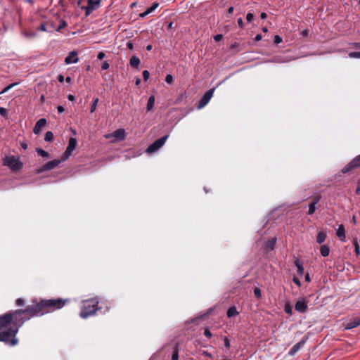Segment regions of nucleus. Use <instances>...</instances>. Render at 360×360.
Wrapping results in <instances>:
<instances>
[{
    "mask_svg": "<svg viewBox=\"0 0 360 360\" xmlns=\"http://www.w3.org/2000/svg\"><path fill=\"white\" fill-rule=\"evenodd\" d=\"M45 300H41L36 304L28 306L23 312H27V317L26 320L30 319L34 316H41L44 314L49 313V309L46 308Z\"/></svg>",
    "mask_w": 360,
    "mask_h": 360,
    "instance_id": "obj_2",
    "label": "nucleus"
},
{
    "mask_svg": "<svg viewBox=\"0 0 360 360\" xmlns=\"http://www.w3.org/2000/svg\"><path fill=\"white\" fill-rule=\"evenodd\" d=\"M159 6V4L157 2H155L152 4V6L148 8L145 12L140 14L141 18H144L153 11H154Z\"/></svg>",
    "mask_w": 360,
    "mask_h": 360,
    "instance_id": "obj_17",
    "label": "nucleus"
},
{
    "mask_svg": "<svg viewBox=\"0 0 360 360\" xmlns=\"http://www.w3.org/2000/svg\"><path fill=\"white\" fill-rule=\"evenodd\" d=\"M152 45L149 44L146 46V50L147 51H150L152 49Z\"/></svg>",
    "mask_w": 360,
    "mask_h": 360,
    "instance_id": "obj_64",
    "label": "nucleus"
},
{
    "mask_svg": "<svg viewBox=\"0 0 360 360\" xmlns=\"http://www.w3.org/2000/svg\"><path fill=\"white\" fill-rule=\"evenodd\" d=\"M67 26V23L65 21H62L60 24V25L58 26V27L57 28V31H60L61 29Z\"/></svg>",
    "mask_w": 360,
    "mask_h": 360,
    "instance_id": "obj_41",
    "label": "nucleus"
},
{
    "mask_svg": "<svg viewBox=\"0 0 360 360\" xmlns=\"http://www.w3.org/2000/svg\"><path fill=\"white\" fill-rule=\"evenodd\" d=\"M254 293H255V295L257 297V298H260L261 296H262V292H261V290L258 288H255L254 289Z\"/></svg>",
    "mask_w": 360,
    "mask_h": 360,
    "instance_id": "obj_35",
    "label": "nucleus"
},
{
    "mask_svg": "<svg viewBox=\"0 0 360 360\" xmlns=\"http://www.w3.org/2000/svg\"><path fill=\"white\" fill-rule=\"evenodd\" d=\"M238 26L240 27L241 28L243 27V20L241 18L238 19Z\"/></svg>",
    "mask_w": 360,
    "mask_h": 360,
    "instance_id": "obj_50",
    "label": "nucleus"
},
{
    "mask_svg": "<svg viewBox=\"0 0 360 360\" xmlns=\"http://www.w3.org/2000/svg\"><path fill=\"white\" fill-rule=\"evenodd\" d=\"M24 310H15L0 316V341L13 346L18 343L15 335L25 319L22 316L27 312Z\"/></svg>",
    "mask_w": 360,
    "mask_h": 360,
    "instance_id": "obj_1",
    "label": "nucleus"
},
{
    "mask_svg": "<svg viewBox=\"0 0 360 360\" xmlns=\"http://www.w3.org/2000/svg\"><path fill=\"white\" fill-rule=\"evenodd\" d=\"M57 110L60 113H62L65 111V108L62 105L58 106Z\"/></svg>",
    "mask_w": 360,
    "mask_h": 360,
    "instance_id": "obj_53",
    "label": "nucleus"
},
{
    "mask_svg": "<svg viewBox=\"0 0 360 360\" xmlns=\"http://www.w3.org/2000/svg\"><path fill=\"white\" fill-rule=\"evenodd\" d=\"M285 311L287 314H291V313H292V309L290 307H288V306H285Z\"/></svg>",
    "mask_w": 360,
    "mask_h": 360,
    "instance_id": "obj_52",
    "label": "nucleus"
},
{
    "mask_svg": "<svg viewBox=\"0 0 360 360\" xmlns=\"http://www.w3.org/2000/svg\"><path fill=\"white\" fill-rule=\"evenodd\" d=\"M224 345H225L226 347H230V342H229V340L227 338H226L224 340Z\"/></svg>",
    "mask_w": 360,
    "mask_h": 360,
    "instance_id": "obj_55",
    "label": "nucleus"
},
{
    "mask_svg": "<svg viewBox=\"0 0 360 360\" xmlns=\"http://www.w3.org/2000/svg\"><path fill=\"white\" fill-rule=\"evenodd\" d=\"M353 46H354V48L360 49V42L354 43Z\"/></svg>",
    "mask_w": 360,
    "mask_h": 360,
    "instance_id": "obj_57",
    "label": "nucleus"
},
{
    "mask_svg": "<svg viewBox=\"0 0 360 360\" xmlns=\"http://www.w3.org/2000/svg\"><path fill=\"white\" fill-rule=\"evenodd\" d=\"M77 145V140L75 138H70L68 142V146L66 148V150L64 153V156L63 158V160H65L68 159L75 149Z\"/></svg>",
    "mask_w": 360,
    "mask_h": 360,
    "instance_id": "obj_8",
    "label": "nucleus"
},
{
    "mask_svg": "<svg viewBox=\"0 0 360 360\" xmlns=\"http://www.w3.org/2000/svg\"><path fill=\"white\" fill-rule=\"evenodd\" d=\"M354 245L355 247V252L357 255H359L360 254V246L357 240H354Z\"/></svg>",
    "mask_w": 360,
    "mask_h": 360,
    "instance_id": "obj_32",
    "label": "nucleus"
},
{
    "mask_svg": "<svg viewBox=\"0 0 360 360\" xmlns=\"http://www.w3.org/2000/svg\"><path fill=\"white\" fill-rule=\"evenodd\" d=\"M356 193L359 194L360 193V181L358 183V186L356 190Z\"/></svg>",
    "mask_w": 360,
    "mask_h": 360,
    "instance_id": "obj_58",
    "label": "nucleus"
},
{
    "mask_svg": "<svg viewBox=\"0 0 360 360\" xmlns=\"http://www.w3.org/2000/svg\"><path fill=\"white\" fill-rule=\"evenodd\" d=\"M223 36L222 34H217L214 37V39L216 41H219L222 39Z\"/></svg>",
    "mask_w": 360,
    "mask_h": 360,
    "instance_id": "obj_46",
    "label": "nucleus"
},
{
    "mask_svg": "<svg viewBox=\"0 0 360 360\" xmlns=\"http://www.w3.org/2000/svg\"><path fill=\"white\" fill-rule=\"evenodd\" d=\"M15 302H16V304L18 306H21V305L24 304V300L21 298H18Z\"/></svg>",
    "mask_w": 360,
    "mask_h": 360,
    "instance_id": "obj_45",
    "label": "nucleus"
},
{
    "mask_svg": "<svg viewBox=\"0 0 360 360\" xmlns=\"http://www.w3.org/2000/svg\"><path fill=\"white\" fill-rule=\"evenodd\" d=\"M126 132L124 129H119L111 134H105V139L115 138L117 141H123L125 139Z\"/></svg>",
    "mask_w": 360,
    "mask_h": 360,
    "instance_id": "obj_7",
    "label": "nucleus"
},
{
    "mask_svg": "<svg viewBox=\"0 0 360 360\" xmlns=\"http://www.w3.org/2000/svg\"><path fill=\"white\" fill-rule=\"evenodd\" d=\"M68 98L69 101H73L75 100V96L72 94H69L68 96Z\"/></svg>",
    "mask_w": 360,
    "mask_h": 360,
    "instance_id": "obj_56",
    "label": "nucleus"
},
{
    "mask_svg": "<svg viewBox=\"0 0 360 360\" xmlns=\"http://www.w3.org/2000/svg\"><path fill=\"white\" fill-rule=\"evenodd\" d=\"M0 114L3 117H6L8 114L7 110L3 107H0Z\"/></svg>",
    "mask_w": 360,
    "mask_h": 360,
    "instance_id": "obj_39",
    "label": "nucleus"
},
{
    "mask_svg": "<svg viewBox=\"0 0 360 360\" xmlns=\"http://www.w3.org/2000/svg\"><path fill=\"white\" fill-rule=\"evenodd\" d=\"M155 102V98L154 96H150L148 98V103H147V110L150 111L153 109L154 107Z\"/></svg>",
    "mask_w": 360,
    "mask_h": 360,
    "instance_id": "obj_23",
    "label": "nucleus"
},
{
    "mask_svg": "<svg viewBox=\"0 0 360 360\" xmlns=\"http://www.w3.org/2000/svg\"><path fill=\"white\" fill-rule=\"evenodd\" d=\"M320 200H321V195H316V196H315V198L314 199L313 203H314L316 205V203H318L319 202Z\"/></svg>",
    "mask_w": 360,
    "mask_h": 360,
    "instance_id": "obj_49",
    "label": "nucleus"
},
{
    "mask_svg": "<svg viewBox=\"0 0 360 360\" xmlns=\"http://www.w3.org/2000/svg\"><path fill=\"white\" fill-rule=\"evenodd\" d=\"M315 210H316V205L314 203L311 202L309 205L308 214L311 215L314 213Z\"/></svg>",
    "mask_w": 360,
    "mask_h": 360,
    "instance_id": "obj_30",
    "label": "nucleus"
},
{
    "mask_svg": "<svg viewBox=\"0 0 360 360\" xmlns=\"http://www.w3.org/2000/svg\"><path fill=\"white\" fill-rule=\"evenodd\" d=\"M179 359V354L177 348L175 349V351L172 356V360H178Z\"/></svg>",
    "mask_w": 360,
    "mask_h": 360,
    "instance_id": "obj_38",
    "label": "nucleus"
},
{
    "mask_svg": "<svg viewBox=\"0 0 360 360\" xmlns=\"http://www.w3.org/2000/svg\"><path fill=\"white\" fill-rule=\"evenodd\" d=\"M204 335H205V336H206L208 338L212 337V333L208 329L205 330Z\"/></svg>",
    "mask_w": 360,
    "mask_h": 360,
    "instance_id": "obj_43",
    "label": "nucleus"
},
{
    "mask_svg": "<svg viewBox=\"0 0 360 360\" xmlns=\"http://www.w3.org/2000/svg\"><path fill=\"white\" fill-rule=\"evenodd\" d=\"M78 61L77 52L75 51H71L65 59L66 64L76 63Z\"/></svg>",
    "mask_w": 360,
    "mask_h": 360,
    "instance_id": "obj_13",
    "label": "nucleus"
},
{
    "mask_svg": "<svg viewBox=\"0 0 360 360\" xmlns=\"http://www.w3.org/2000/svg\"><path fill=\"white\" fill-rule=\"evenodd\" d=\"M130 65L134 68H137L141 63V60L139 57L134 56L130 58Z\"/></svg>",
    "mask_w": 360,
    "mask_h": 360,
    "instance_id": "obj_21",
    "label": "nucleus"
},
{
    "mask_svg": "<svg viewBox=\"0 0 360 360\" xmlns=\"http://www.w3.org/2000/svg\"><path fill=\"white\" fill-rule=\"evenodd\" d=\"M253 18H254V15L252 13H248L247 14L246 19H247L248 22H251L253 20Z\"/></svg>",
    "mask_w": 360,
    "mask_h": 360,
    "instance_id": "obj_42",
    "label": "nucleus"
},
{
    "mask_svg": "<svg viewBox=\"0 0 360 360\" xmlns=\"http://www.w3.org/2000/svg\"><path fill=\"white\" fill-rule=\"evenodd\" d=\"M169 135H165L160 139L155 141L149 147L146 149V153H153L160 148L168 139Z\"/></svg>",
    "mask_w": 360,
    "mask_h": 360,
    "instance_id": "obj_6",
    "label": "nucleus"
},
{
    "mask_svg": "<svg viewBox=\"0 0 360 360\" xmlns=\"http://www.w3.org/2000/svg\"><path fill=\"white\" fill-rule=\"evenodd\" d=\"M276 239L275 238H271V240H269L266 243V248L268 249V250H273L275 245H276Z\"/></svg>",
    "mask_w": 360,
    "mask_h": 360,
    "instance_id": "obj_24",
    "label": "nucleus"
},
{
    "mask_svg": "<svg viewBox=\"0 0 360 360\" xmlns=\"http://www.w3.org/2000/svg\"><path fill=\"white\" fill-rule=\"evenodd\" d=\"M360 167V155L353 159L348 165H347L342 169V173H347L350 170Z\"/></svg>",
    "mask_w": 360,
    "mask_h": 360,
    "instance_id": "obj_10",
    "label": "nucleus"
},
{
    "mask_svg": "<svg viewBox=\"0 0 360 360\" xmlns=\"http://www.w3.org/2000/svg\"><path fill=\"white\" fill-rule=\"evenodd\" d=\"M46 26L45 25L42 24L39 27H38V30H41V31H46Z\"/></svg>",
    "mask_w": 360,
    "mask_h": 360,
    "instance_id": "obj_54",
    "label": "nucleus"
},
{
    "mask_svg": "<svg viewBox=\"0 0 360 360\" xmlns=\"http://www.w3.org/2000/svg\"><path fill=\"white\" fill-rule=\"evenodd\" d=\"M44 139L46 141H51L53 139V134L51 131H47L45 134Z\"/></svg>",
    "mask_w": 360,
    "mask_h": 360,
    "instance_id": "obj_28",
    "label": "nucleus"
},
{
    "mask_svg": "<svg viewBox=\"0 0 360 360\" xmlns=\"http://www.w3.org/2000/svg\"><path fill=\"white\" fill-rule=\"evenodd\" d=\"M337 236L340 240L344 241L345 240V230L342 224L339 226L337 230Z\"/></svg>",
    "mask_w": 360,
    "mask_h": 360,
    "instance_id": "obj_18",
    "label": "nucleus"
},
{
    "mask_svg": "<svg viewBox=\"0 0 360 360\" xmlns=\"http://www.w3.org/2000/svg\"><path fill=\"white\" fill-rule=\"evenodd\" d=\"M360 325V317H355L352 320H350L347 323L345 328L352 329L356 328Z\"/></svg>",
    "mask_w": 360,
    "mask_h": 360,
    "instance_id": "obj_15",
    "label": "nucleus"
},
{
    "mask_svg": "<svg viewBox=\"0 0 360 360\" xmlns=\"http://www.w3.org/2000/svg\"><path fill=\"white\" fill-rule=\"evenodd\" d=\"M165 81L167 83L172 84L173 83L174 79L172 75H167L165 77Z\"/></svg>",
    "mask_w": 360,
    "mask_h": 360,
    "instance_id": "obj_34",
    "label": "nucleus"
},
{
    "mask_svg": "<svg viewBox=\"0 0 360 360\" xmlns=\"http://www.w3.org/2000/svg\"><path fill=\"white\" fill-rule=\"evenodd\" d=\"M305 281L307 282H309L310 281V277H309V274H307L306 276H305Z\"/></svg>",
    "mask_w": 360,
    "mask_h": 360,
    "instance_id": "obj_63",
    "label": "nucleus"
},
{
    "mask_svg": "<svg viewBox=\"0 0 360 360\" xmlns=\"http://www.w3.org/2000/svg\"><path fill=\"white\" fill-rule=\"evenodd\" d=\"M282 41H283L282 38L280 36H278V35H275L274 36V42L276 44H278L281 43Z\"/></svg>",
    "mask_w": 360,
    "mask_h": 360,
    "instance_id": "obj_40",
    "label": "nucleus"
},
{
    "mask_svg": "<svg viewBox=\"0 0 360 360\" xmlns=\"http://www.w3.org/2000/svg\"><path fill=\"white\" fill-rule=\"evenodd\" d=\"M320 252L323 257H327L330 254V248L328 245H323L320 248Z\"/></svg>",
    "mask_w": 360,
    "mask_h": 360,
    "instance_id": "obj_20",
    "label": "nucleus"
},
{
    "mask_svg": "<svg viewBox=\"0 0 360 360\" xmlns=\"http://www.w3.org/2000/svg\"><path fill=\"white\" fill-rule=\"evenodd\" d=\"M110 67V65L109 63H108V61H103V63H102V66H101V69L103 70H108Z\"/></svg>",
    "mask_w": 360,
    "mask_h": 360,
    "instance_id": "obj_37",
    "label": "nucleus"
},
{
    "mask_svg": "<svg viewBox=\"0 0 360 360\" xmlns=\"http://www.w3.org/2000/svg\"><path fill=\"white\" fill-rule=\"evenodd\" d=\"M63 160V159L60 160H53L52 161H50L43 165L39 170V172H43L45 171H49L55 167H56Z\"/></svg>",
    "mask_w": 360,
    "mask_h": 360,
    "instance_id": "obj_12",
    "label": "nucleus"
},
{
    "mask_svg": "<svg viewBox=\"0 0 360 360\" xmlns=\"http://www.w3.org/2000/svg\"><path fill=\"white\" fill-rule=\"evenodd\" d=\"M36 150H37L38 155H39L40 156H41L43 158H48L49 155L46 151L44 150L41 148H37Z\"/></svg>",
    "mask_w": 360,
    "mask_h": 360,
    "instance_id": "obj_27",
    "label": "nucleus"
},
{
    "mask_svg": "<svg viewBox=\"0 0 360 360\" xmlns=\"http://www.w3.org/2000/svg\"><path fill=\"white\" fill-rule=\"evenodd\" d=\"M260 17L262 19H265V18H266L267 15L265 13H262Z\"/></svg>",
    "mask_w": 360,
    "mask_h": 360,
    "instance_id": "obj_61",
    "label": "nucleus"
},
{
    "mask_svg": "<svg viewBox=\"0 0 360 360\" xmlns=\"http://www.w3.org/2000/svg\"><path fill=\"white\" fill-rule=\"evenodd\" d=\"M295 266L297 268V274L300 276H302L303 274H304V268L302 266V264L301 262L299 259H296L295 262Z\"/></svg>",
    "mask_w": 360,
    "mask_h": 360,
    "instance_id": "obj_25",
    "label": "nucleus"
},
{
    "mask_svg": "<svg viewBox=\"0 0 360 360\" xmlns=\"http://www.w3.org/2000/svg\"><path fill=\"white\" fill-rule=\"evenodd\" d=\"M83 303L84 305L80 312V316L83 319H86L89 316L94 315L96 311L99 309V308L96 307L98 303V301L96 299L84 300Z\"/></svg>",
    "mask_w": 360,
    "mask_h": 360,
    "instance_id": "obj_3",
    "label": "nucleus"
},
{
    "mask_svg": "<svg viewBox=\"0 0 360 360\" xmlns=\"http://www.w3.org/2000/svg\"><path fill=\"white\" fill-rule=\"evenodd\" d=\"M68 300H63V299H51V300H46V306L47 309H49V313L51 311H53L56 309H61L65 303L68 302Z\"/></svg>",
    "mask_w": 360,
    "mask_h": 360,
    "instance_id": "obj_5",
    "label": "nucleus"
},
{
    "mask_svg": "<svg viewBox=\"0 0 360 360\" xmlns=\"http://www.w3.org/2000/svg\"><path fill=\"white\" fill-rule=\"evenodd\" d=\"M98 101H99V99L98 98H94L93 103L91 104V109H90L91 112H94L96 110Z\"/></svg>",
    "mask_w": 360,
    "mask_h": 360,
    "instance_id": "obj_29",
    "label": "nucleus"
},
{
    "mask_svg": "<svg viewBox=\"0 0 360 360\" xmlns=\"http://www.w3.org/2000/svg\"><path fill=\"white\" fill-rule=\"evenodd\" d=\"M150 77V73L148 70L143 71V77L145 81L148 80Z\"/></svg>",
    "mask_w": 360,
    "mask_h": 360,
    "instance_id": "obj_36",
    "label": "nucleus"
},
{
    "mask_svg": "<svg viewBox=\"0 0 360 360\" xmlns=\"http://www.w3.org/2000/svg\"><path fill=\"white\" fill-rule=\"evenodd\" d=\"M349 56L353 58H360V51L351 52L349 53Z\"/></svg>",
    "mask_w": 360,
    "mask_h": 360,
    "instance_id": "obj_33",
    "label": "nucleus"
},
{
    "mask_svg": "<svg viewBox=\"0 0 360 360\" xmlns=\"http://www.w3.org/2000/svg\"><path fill=\"white\" fill-rule=\"evenodd\" d=\"M127 47L129 49L132 50V49H134V44H133V43H132V42H131V41H128V42L127 43Z\"/></svg>",
    "mask_w": 360,
    "mask_h": 360,
    "instance_id": "obj_48",
    "label": "nucleus"
},
{
    "mask_svg": "<svg viewBox=\"0 0 360 360\" xmlns=\"http://www.w3.org/2000/svg\"><path fill=\"white\" fill-rule=\"evenodd\" d=\"M326 233L323 232V231H320L317 234V236H316V242L319 243V244H321L322 243H323L326 239Z\"/></svg>",
    "mask_w": 360,
    "mask_h": 360,
    "instance_id": "obj_22",
    "label": "nucleus"
},
{
    "mask_svg": "<svg viewBox=\"0 0 360 360\" xmlns=\"http://www.w3.org/2000/svg\"><path fill=\"white\" fill-rule=\"evenodd\" d=\"M305 341L301 340L297 344H295L289 351V354L291 356H293L297 352L300 350V349L304 345Z\"/></svg>",
    "mask_w": 360,
    "mask_h": 360,
    "instance_id": "obj_16",
    "label": "nucleus"
},
{
    "mask_svg": "<svg viewBox=\"0 0 360 360\" xmlns=\"http://www.w3.org/2000/svg\"><path fill=\"white\" fill-rule=\"evenodd\" d=\"M46 124V119H44V118H41V119H39V120L37 122V123H36V124H35V126H34V132L36 134H39V133L41 131L42 128H43Z\"/></svg>",
    "mask_w": 360,
    "mask_h": 360,
    "instance_id": "obj_14",
    "label": "nucleus"
},
{
    "mask_svg": "<svg viewBox=\"0 0 360 360\" xmlns=\"http://www.w3.org/2000/svg\"><path fill=\"white\" fill-rule=\"evenodd\" d=\"M262 39V35L261 34H257L256 37H255V40L257 41H259Z\"/></svg>",
    "mask_w": 360,
    "mask_h": 360,
    "instance_id": "obj_59",
    "label": "nucleus"
},
{
    "mask_svg": "<svg viewBox=\"0 0 360 360\" xmlns=\"http://www.w3.org/2000/svg\"><path fill=\"white\" fill-rule=\"evenodd\" d=\"M214 91V89H210L204 94V96L202 97V98L199 101V103L198 105V108L199 109L202 108L209 103V101H210L211 98L213 96Z\"/></svg>",
    "mask_w": 360,
    "mask_h": 360,
    "instance_id": "obj_9",
    "label": "nucleus"
},
{
    "mask_svg": "<svg viewBox=\"0 0 360 360\" xmlns=\"http://www.w3.org/2000/svg\"><path fill=\"white\" fill-rule=\"evenodd\" d=\"M4 165L8 167L14 172L18 171L22 167V164L20 162L19 158L14 155L6 156L4 159Z\"/></svg>",
    "mask_w": 360,
    "mask_h": 360,
    "instance_id": "obj_4",
    "label": "nucleus"
},
{
    "mask_svg": "<svg viewBox=\"0 0 360 360\" xmlns=\"http://www.w3.org/2000/svg\"><path fill=\"white\" fill-rule=\"evenodd\" d=\"M238 314L235 307H230L227 311V316L229 318L233 317Z\"/></svg>",
    "mask_w": 360,
    "mask_h": 360,
    "instance_id": "obj_26",
    "label": "nucleus"
},
{
    "mask_svg": "<svg viewBox=\"0 0 360 360\" xmlns=\"http://www.w3.org/2000/svg\"><path fill=\"white\" fill-rule=\"evenodd\" d=\"M21 146L23 149L26 150L27 148V144L26 143H22Z\"/></svg>",
    "mask_w": 360,
    "mask_h": 360,
    "instance_id": "obj_60",
    "label": "nucleus"
},
{
    "mask_svg": "<svg viewBox=\"0 0 360 360\" xmlns=\"http://www.w3.org/2000/svg\"><path fill=\"white\" fill-rule=\"evenodd\" d=\"M105 57V54L104 52H99L98 54V56H97L98 60H102Z\"/></svg>",
    "mask_w": 360,
    "mask_h": 360,
    "instance_id": "obj_44",
    "label": "nucleus"
},
{
    "mask_svg": "<svg viewBox=\"0 0 360 360\" xmlns=\"http://www.w3.org/2000/svg\"><path fill=\"white\" fill-rule=\"evenodd\" d=\"M233 10H234L233 7H232V6H231V7H230V8H229V10H228V13H229V14H232V13H233Z\"/></svg>",
    "mask_w": 360,
    "mask_h": 360,
    "instance_id": "obj_62",
    "label": "nucleus"
},
{
    "mask_svg": "<svg viewBox=\"0 0 360 360\" xmlns=\"http://www.w3.org/2000/svg\"><path fill=\"white\" fill-rule=\"evenodd\" d=\"M23 34L27 37H34L35 36V33H34V32H30V33L24 32Z\"/></svg>",
    "mask_w": 360,
    "mask_h": 360,
    "instance_id": "obj_47",
    "label": "nucleus"
},
{
    "mask_svg": "<svg viewBox=\"0 0 360 360\" xmlns=\"http://www.w3.org/2000/svg\"><path fill=\"white\" fill-rule=\"evenodd\" d=\"M17 84V83H13L5 87L1 92L0 94H3L8 91L11 89H12L13 86H15Z\"/></svg>",
    "mask_w": 360,
    "mask_h": 360,
    "instance_id": "obj_31",
    "label": "nucleus"
},
{
    "mask_svg": "<svg viewBox=\"0 0 360 360\" xmlns=\"http://www.w3.org/2000/svg\"><path fill=\"white\" fill-rule=\"evenodd\" d=\"M307 303L308 301L305 299L299 298L295 305V310L300 313H304L308 308Z\"/></svg>",
    "mask_w": 360,
    "mask_h": 360,
    "instance_id": "obj_11",
    "label": "nucleus"
},
{
    "mask_svg": "<svg viewBox=\"0 0 360 360\" xmlns=\"http://www.w3.org/2000/svg\"><path fill=\"white\" fill-rule=\"evenodd\" d=\"M293 282H294L295 284H297L298 286H300V285H301V282H300V281L298 278H295V277H294V278H293Z\"/></svg>",
    "mask_w": 360,
    "mask_h": 360,
    "instance_id": "obj_51",
    "label": "nucleus"
},
{
    "mask_svg": "<svg viewBox=\"0 0 360 360\" xmlns=\"http://www.w3.org/2000/svg\"><path fill=\"white\" fill-rule=\"evenodd\" d=\"M101 0H88V8L93 11L96 9L100 5Z\"/></svg>",
    "mask_w": 360,
    "mask_h": 360,
    "instance_id": "obj_19",
    "label": "nucleus"
}]
</instances>
